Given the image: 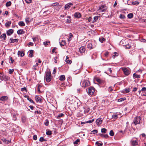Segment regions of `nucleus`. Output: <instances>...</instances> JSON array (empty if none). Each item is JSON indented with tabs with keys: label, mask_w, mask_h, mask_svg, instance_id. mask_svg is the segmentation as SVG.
<instances>
[{
	"label": "nucleus",
	"mask_w": 146,
	"mask_h": 146,
	"mask_svg": "<svg viewBox=\"0 0 146 146\" xmlns=\"http://www.w3.org/2000/svg\"><path fill=\"white\" fill-rule=\"evenodd\" d=\"M45 78L47 82H49L51 81V74L50 72L48 71L46 72Z\"/></svg>",
	"instance_id": "f257e3e1"
},
{
	"label": "nucleus",
	"mask_w": 146,
	"mask_h": 146,
	"mask_svg": "<svg viewBox=\"0 0 146 146\" xmlns=\"http://www.w3.org/2000/svg\"><path fill=\"white\" fill-rule=\"evenodd\" d=\"M141 120V118L140 116H137L134 118L132 124H133L136 125L137 124H139L140 123V121Z\"/></svg>",
	"instance_id": "f03ea898"
},
{
	"label": "nucleus",
	"mask_w": 146,
	"mask_h": 146,
	"mask_svg": "<svg viewBox=\"0 0 146 146\" xmlns=\"http://www.w3.org/2000/svg\"><path fill=\"white\" fill-rule=\"evenodd\" d=\"M124 74L126 76L129 75L131 73V71L129 69L126 67H122L121 68Z\"/></svg>",
	"instance_id": "7ed1b4c3"
},
{
	"label": "nucleus",
	"mask_w": 146,
	"mask_h": 146,
	"mask_svg": "<svg viewBox=\"0 0 146 146\" xmlns=\"http://www.w3.org/2000/svg\"><path fill=\"white\" fill-rule=\"evenodd\" d=\"M90 84V82L89 80H84L82 82L81 85L82 87H86L89 86Z\"/></svg>",
	"instance_id": "20e7f679"
},
{
	"label": "nucleus",
	"mask_w": 146,
	"mask_h": 146,
	"mask_svg": "<svg viewBox=\"0 0 146 146\" xmlns=\"http://www.w3.org/2000/svg\"><path fill=\"white\" fill-rule=\"evenodd\" d=\"M107 9V7L105 5H102L99 7L98 10V11L99 13H102L105 11Z\"/></svg>",
	"instance_id": "39448f33"
},
{
	"label": "nucleus",
	"mask_w": 146,
	"mask_h": 146,
	"mask_svg": "<svg viewBox=\"0 0 146 146\" xmlns=\"http://www.w3.org/2000/svg\"><path fill=\"white\" fill-rule=\"evenodd\" d=\"M95 92V88L93 87H90L88 88V93L90 95H92Z\"/></svg>",
	"instance_id": "423d86ee"
},
{
	"label": "nucleus",
	"mask_w": 146,
	"mask_h": 146,
	"mask_svg": "<svg viewBox=\"0 0 146 146\" xmlns=\"http://www.w3.org/2000/svg\"><path fill=\"white\" fill-rule=\"evenodd\" d=\"M87 43L88 48L90 49L94 48L96 46L95 44H93L92 43L90 42H88Z\"/></svg>",
	"instance_id": "0eeeda50"
},
{
	"label": "nucleus",
	"mask_w": 146,
	"mask_h": 146,
	"mask_svg": "<svg viewBox=\"0 0 146 146\" xmlns=\"http://www.w3.org/2000/svg\"><path fill=\"white\" fill-rule=\"evenodd\" d=\"M89 110V108L87 106H85L83 107V110L82 111H83L84 113H88Z\"/></svg>",
	"instance_id": "6e6552de"
},
{
	"label": "nucleus",
	"mask_w": 146,
	"mask_h": 146,
	"mask_svg": "<svg viewBox=\"0 0 146 146\" xmlns=\"http://www.w3.org/2000/svg\"><path fill=\"white\" fill-rule=\"evenodd\" d=\"M8 99V97L7 96H2L0 98V100L2 102H5L7 101Z\"/></svg>",
	"instance_id": "1a4fd4ad"
},
{
	"label": "nucleus",
	"mask_w": 146,
	"mask_h": 146,
	"mask_svg": "<svg viewBox=\"0 0 146 146\" xmlns=\"http://www.w3.org/2000/svg\"><path fill=\"white\" fill-rule=\"evenodd\" d=\"M35 99L36 102H41L42 100L41 98V97L38 96H36L35 97Z\"/></svg>",
	"instance_id": "9d476101"
},
{
	"label": "nucleus",
	"mask_w": 146,
	"mask_h": 146,
	"mask_svg": "<svg viewBox=\"0 0 146 146\" xmlns=\"http://www.w3.org/2000/svg\"><path fill=\"white\" fill-rule=\"evenodd\" d=\"M73 5V3H68L66 4L64 6V8L65 10H67L69 9L71 5Z\"/></svg>",
	"instance_id": "9b49d317"
},
{
	"label": "nucleus",
	"mask_w": 146,
	"mask_h": 146,
	"mask_svg": "<svg viewBox=\"0 0 146 146\" xmlns=\"http://www.w3.org/2000/svg\"><path fill=\"white\" fill-rule=\"evenodd\" d=\"M102 122V120L101 118H98L96 120V123L98 125L101 124Z\"/></svg>",
	"instance_id": "f8f14e48"
},
{
	"label": "nucleus",
	"mask_w": 146,
	"mask_h": 146,
	"mask_svg": "<svg viewBox=\"0 0 146 146\" xmlns=\"http://www.w3.org/2000/svg\"><path fill=\"white\" fill-rule=\"evenodd\" d=\"M66 85L65 84L62 83L60 85V89L61 90H63L64 89Z\"/></svg>",
	"instance_id": "ddd939ff"
},
{
	"label": "nucleus",
	"mask_w": 146,
	"mask_h": 146,
	"mask_svg": "<svg viewBox=\"0 0 146 146\" xmlns=\"http://www.w3.org/2000/svg\"><path fill=\"white\" fill-rule=\"evenodd\" d=\"M13 33V30L12 29H9L7 32V34L8 36L11 35Z\"/></svg>",
	"instance_id": "4468645a"
},
{
	"label": "nucleus",
	"mask_w": 146,
	"mask_h": 146,
	"mask_svg": "<svg viewBox=\"0 0 146 146\" xmlns=\"http://www.w3.org/2000/svg\"><path fill=\"white\" fill-rule=\"evenodd\" d=\"M99 135L101 137L106 139L108 138L109 137L108 135L107 134H102L100 133L99 134Z\"/></svg>",
	"instance_id": "2eb2a0df"
},
{
	"label": "nucleus",
	"mask_w": 146,
	"mask_h": 146,
	"mask_svg": "<svg viewBox=\"0 0 146 146\" xmlns=\"http://www.w3.org/2000/svg\"><path fill=\"white\" fill-rule=\"evenodd\" d=\"M74 16L76 18H78L81 16V15L80 13L76 12L74 14Z\"/></svg>",
	"instance_id": "dca6fc26"
},
{
	"label": "nucleus",
	"mask_w": 146,
	"mask_h": 146,
	"mask_svg": "<svg viewBox=\"0 0 146 146\" xmlns=\"http://www.w3.org/2000/svg\"><path fill=\"white\" fill-rule=\"evenodd\" d=\"M79 50L81 53H82L85 52V48L84 46H81Z\"/></svg>",
	"instance_id": "f3484780"
},
{
	"label": "nucleus",
	"mask_w": 146,
	"mask_h": 146,
	"mask_svg": "<svg viewBox=\"0 0 146 146\" xmlns=\"http://www.w3.org/2000/svg\"><path fill=\"white\" fill-rule=\"evenodd\" d=\"M0 37V38L2 39V40H5L6 36L5 34L4 33L1 35Z\"/></svg>",
	"instance_id": "a211bd4d"
},
{
	"label": "nucleus",
	"mask_w": 146,
	"mask_h": 146,
	"mask_svg": "<svg viewBox=\"0 0 146 146\" xmlns=\"http://www.w3.org/2000/svg\"><path fill=\"white\" fill-rule=\"evenodd\" d=\"M59 78L60 81H64L65 79V76L64 75H61L59 76Z\"/></svg>",
	"instance_id": "6ab92c4d"
},
{
	"label": "nucleus",
	"mask_w": 146,
	"mask_h": 146,
	"mask_svg": "<svg viewBox=\"0 0 146 146\" xmlns=\"http://www.w3.org/2000/svg\"><path fill=\"white\" fill-rule=\"evenodd\" d=\"M10 40L11 41L10 42L11 43H13L15 42H18L19 39H13L12 38H11L10 39Z\"/></svg>",
	"instance_id": "aec40b11"
},
{
	"label": "nucleus",
	"mask_w": 146,
	"mask_h": 146,
	"mask_svg": "<svg viewBox=\"0 0 146 146\" xmlns=\"http://www.w3.org/2000/svg\"><path fill=\"white\" fill-rule=\"evenodd\" d=\"M11 23V21H7L5 23V25L6 27H8L10 26Z\"/></svg>",
	"instance_id": "412c9836"
},
{
	"label": "nucleus",
	"mask_w": 146,
	"mask_h": 146,
	"mask_svg": "<svg viewBox=\"0 0 146 146\" xmlns=\"http://www.w3.org/2000/svg\"><path fill=\"white\" fill-rule=\"evenodd\" d=\"M1 140L3 141L4 143L6 144H7L10 142L9 141L6 140L5 139H1Z\"/></svg>",
	"instance_id": "4be33fe9"
},
{
	"label": "nucleus",
	"mask_w": 146,
	"mask_h": 146,
	"mask_svg": "<svg viewBox=\"0 0 146 146\" xmlns=\"http://www.w3.org/2000/svg\"><path fill=\"white\" fill-rule=\"evenodd\" d=\"M24 32L22 29H20L18 30L17 33L19 35H21L24 33Z\"/></svg>",
	"instance_id": "5701e85b"
},
{
	"label": "nucleus",
	"mask_w": 146,
	"mask_h": 146,
	"mask_svg": "<svg viewBox=\"0 0 146 146\" xmlns=\"http://www.w3.org/2000/svg\"><path fill=\"white\" fill-rule=\"evenodd\" d=\"M33 50H30L28 52V53L29 54V56L30 57H32L33 56Z\"/></svg>",
	"instance_id": "b1692460"
},
{
	"label": "nucleus",
	"mask_w": 146,
	"mask_h": 146,
	"mask_svg": "<svg viewBox=\"0 0 146 146\" xmlns=\"http://www.w3.org/2000/svg\"><path fill=\"white\" fill-rule=\"evenodd\" d=\"M130 89L129 88L125 89L123 90L122 92L123 93H127L129 92H130Z\"/></svg>",
	"instance_id": "393cba45"
},
{
	"label": "nucleus",
	"mask_w": 146,
	"mask_h": 146,
	"mask_svg": "<svg viewBox=\"0 0 146 146\" xmlns=\"http://www.w3.org/2000/svg\"><path fill=\"white\" fill-rule=\"evenodd\" d=\"M105 39L102 37H100L99 38V40L101 43H103L105 41Z\"/></svg>",
	"instance_id": "a878e982"
},
{
	"label": "nucleus",
	"mask_w": 146,
	"mask_h": 146,
	"mask_svg": "<svg viewBox=\"0 0 146 146\" xmlns=\"http://www.w3.org/2000/svg\"><path fill=\"white\" fill-rule=\"evenodd\" d=\"M133 77L134 78H140V75H137L135 73H134L133 75Z\"/></svg>",
	"instance_id": "bb28decb"
},
{
	"label": "nucleus",
	"mask_w": 146,
	"mask_h": 146,
	"mask_svg": "<svg viewBox=\"0 0 146 146\" xmlns=\"http://www.w3.org/2000/svg\"><path fill=\"white\" fill-rule=\"evenodd\" d=\"M123 45L125 46V48L127 49L130 48L131 46V45L129 43L126 44H124Z\"/></svg>",
	"instance_id": "cd10ccee"
},
{
	"label": "nucleus",
	"mask_w": 146,
	"mask_h": 146,
	"mask_svg": "<svg viewBox=\"0 0 146 146\" xmlns=\"http://www.w3.org/2000/svg\"><path fill=\"white\" fill-rule=\"evenodd\" d=\"M119 55L118 53L117 52H115L113 53L112 55V58H114L116 56H117Z\"/></svg>",
	"instance_id": "c85d7f7f"
},
{
	"label": "nucleus",
	"mask_w": 146,
	"mask_h": 146,
	"mask_svg": "<svg viewBox=\"0 0 146 146\" xmlns=\"http://www.w3.org/2000/svg\"><path fill=\"white\" fill-rule=\"evenodd\" d=\"M60 45L61 46H64L65 45L66 42L65 40H62L60 42Z\"/></svg>",
	"instance_id": "c756f323"
},
{
	"label": "nucleus",
	"mask_w": 146,
	"mask_h": 146,
	"mask_svg": "<svg viewBox=\"0 0 146 146\" xmlns=\"http://www.w3.org/2000/svg\"><path fill=\"white\" fill-rule=\"evenodd\" d=\"M132 144L133 146H134L137 145L138 144V143L136 140H133L132 141Z\"/></svg>",
	"instance_id": "7c9ffc66"
},
{
	"label": "nucleus",
	"mask_w": 146,
	"mask_h": 146,
	"mask_svg": "<svg viewBox=\"0 0 146 146\" xmlns=\"http://www.w3.org/2000/svg\"><path fill=\"white\" fill-rule=\"evenodd\" d=\"M18 55L19 56H21L23 57L24 55V54L23 52L18 51Z\"/></svg>",
	"instance_id": "2f4dec72"
},
{
	"label": "nucleus",
	"mask_w": 146,
	"mask_h": 146,
	"mask_svg": "<svg viewBox=\"0 0 146 146\" xmlns=\"http://www.w3.org/2000/svg\"><path fill=\"white\" fill-rule=\"evenodd\" d=\"M26 120V118L25 116H23L21 118V121L23 123H24Z\"/></svg>",
	"instance_id": "473e14b6"
},
{
	"label": "nucleus",
	"mask_w": 146,
	"mask_h": 146,
	"mask_svg": "<svg viewBox=\"0 0 146 146\" xmlns=\"http://www.w3.org/2000/svg\"><path fill=\"white\" fill-rule=\"evenodd\" d=\"M127 17L129 19H131L133 17V14L132 13H129L128 14Z\"/></svg>",
	"instance_id": "72a5a7b5"
},
{
	"label": "nucleus",
	"mask_w": 146,
	"mask_h": 146,
	"mask_svg": "<svg viewBox=\"0 0 146 146\" xmlns=\"http://www.w3.org/2000/svg\"><path fill=\"white\" fill-rule=\"evenodd\" d=\"M19 25L21 26H24L25 25V24L23 21H20L19 22Z\"/></svg>",
	"instance_id": "f704fd0d"
},
{
	"label": "nucleus",
	"mask_w": 146,
	"mask_h": 146,
	"mask_svg": "<svg viewBox=\"0 0 146 146\" xmlns=\"http://www.w3.org/2000/svg\"><path fill=\"white\" fill-rule=\"evenodd\" d=\"M126 100V98H121L120 99H119L118 100V102H121L125 100Z\"/></svg>",
	"instance_id": "c9c22d12"
},
{
	"label": "nucleus",
	"mask_w": 146,
	"mask_h": 146,
	"mask_svg": "<svg viewBox=\"0 0 146 146\" xmlns=\"http://www.w3.org/2000/svg\"><path fill=\"white\" fill-rule=\"evenodd\" d=\"M107 131V129L105 128L101 129V131L102 133H106Z\"/></svg>",
	"instance_id": "e433bc0d"
},
{
	"label": "nucleus",
	"mask_w": 146,
	"mask_h": 146,
	"mask_svg": "<svg viewBox=\"0 0 146 146\" xmlns=\"http://www.w3.org/2000/svg\"><path fill=\"white\" fill-rule=\"evenodd\" d=\"M64 115V114L62 113H61L59 114L57 117V119H60L61 117H63Z\"/></svg>",
	"instance_id": "4c0bfd02"
},
{
	"label": "nucleus",
	"mask_w": 146,
	"mask_h": 146,
	"mask_svg": "<svg viewBox=\"0 0 146 146\" xmlns=\"http://www.w3.org/2000/svg\"><path fill=\"white\" fill-rule=\"evenodd\" d=\"M11 4V2L10 1L7 2L6 3V6L8 7L10 6Z\"/></svg>",
	"instance_id": "58836bf2"
},
{
	"label": "nucleus",
	"mask_w": 146,
	"mask_h": 146,
	"mask_svg": "<svg viewBox=\"0 0 146 146\" xmlns=\"http://www.w3.org/2000/svg\"><path fill=\"white\" fill-rule=\"evenodd\" d=\"M42 87V86L40 84H39L38 85V88H37V90H38V91L39 93H41V91H40V89Z\"/></svg>",
	"instance_id": "ea45409f"
},
{
	"label": "nucleus",
	"mask_w": 146,
	"mask_h": 146,
	"mask_svg": "<svg viewBox=\"0 0 146 146\" xmlns=\"http://www.w3.org/2000/svg\"><path fill=\"white\" fill-rule=\"evenodd\" d=\"M139 2L137 1H135L132 2L133 5H138L139 4Z\"/></svg>",
	"instance_id": "a19ab883"
},
{
	"label": "nucleus",
	"mask_w": 146,
	"mask_h": 146,
	"mask_svg": "<svg viewBox=\"0 0 146 146\" xmlns=\"http://www.w3.org/2000/svg\"><path fill=\"white\" fill-rule=\"evenodd\" d=\"M98 17L97 16H95L94 18V19L93 21H92V23L95 22L96 21L98 20Z\"/></svg>",
	"instance_id": "79ce46f5"
},
{
	"label": "nucleus",
	"mask_w": 146,
	"mask_h": 146,
	"mask_svg": "<svg viewBox=\"0 0 146 146\" xmlns=\"http://www.w3.org/2000/svg\"><path fill=\"white\" fill-rule=\"evenodd\" d=\"M110 135L111 136H113L114 135V133L112 130L110 131L109 133Z\"/></svg>",
	"instance_id": "37998d69"
},
{
	"label": "nucleus",
	"mask_w": 146,
	"mask_h": 146,
	"mask_svg": "<svg viewBox=\"0 0 146 146\" xmlns=\"http://www.w3.org/2000/svg\"><path fill=\"white\" fill-rule=\"evenodd\" d=\"M50 43V42L49 41H46L43 42V44L45 46H47L48 43Z\"/></svg>",
	"instance_id": "c03bdc74"
},
{
	"label": "nucleus",
	"mask_w": 146,
	"mask_h": 146,
	"mask_svg": "<svg viewBox=\"0 0 146 146\" xmlns=\"http://www.w3.org/2000/svg\"><path fill=\"white\" fill-rule=\"evenodd\" d=\"M92 133L94 134L97 133H98V130L96 129L94 130L91 131L90 134H92Z\"/></svg>",
	"instance_id": "a18cd8bd"
},
{
	"label": "nucleus",
	"mask_w": 146,
	"mask_h": 146,
	"mask_svg": "<svg viewBox=\"0 0 146 146\" xmlns=\"http://www.w3.org/2000/svg\"><path fill=\"white\" fill-rule=\"evenodd\" d=\"M80 140L79 139H77L75 141H74L73 143L74 144H78V143L80 142Z\"/></svg>",
	"instance_id": "49530a36"
},
{
	"label": "nucleus",
	"mask_w": 146,
	"mask_h": 146,
	"mask_svg": "<svg viewBox=\"0 0 146 146\" xmlns=\"http://www.w3.org/2000/svg\"><path fill=\"white\" fill-rule=\"evenodd\" d=\"M46 141L43 137H40L39 139V141L41 142Z\"/></svg>",
	"instance_id": "de8ad7c7"
},
{
	"label": "nucleus",
	"mask_w": 146,
	"mask_h": 146,
	"mask_svg": "<svg viewBox=\"0 0 146 146\" xmlns=\"http://www.w3.org/2000/svg\"><path fill=\"white\" fill-rule=\"evenodd\" d=\"M44 123L46 126L48 125L49 124V121L48 120V119H46Z\"/></svg>",
	"instance_id": "09e8293b"
},
{
	"label": "nucleus",
	"mask_w": 146,
	"mask_h": 146,
	"mask_svg": "<svg viewBox=\"0 0 146 146\" xmlns=\"http://www.w3.org/2000/svg\"><path fill=\"white\" fill-rule=\"evenodd\" d=\"M59 3H55L52 4L51 5L52 6H58Z\"/></svg>",
	"instance_id": "8fccbe9b"
},
{
	"label": "nucleus",
	"mask_w": 146,
	"mask_h": 146,
	"mask_svg": "<svg viewBox=\"0 0 146 146\" xmlns=\"http://www.w3.org/2000/svg\"><path fill=\"white\" fill-rule=\"evenodd\" d=\"M94 121V119H93L89 120L88 121H87L86 122V123H92L93 121Z\"/></svg>",
	"instance_id": "3c124183"
},
{
	"label": "nucleus",
	"mask_w": 146,
	"mask_h": 146,
	"mask_svg": "<svg viewBox=\"0 0 146 146\" xmlns=\"http://www.w3.org/2000/svg\"><path fill=\"white\" fill-rule=\"evenodd\" d=\"M27 99L31 103H34V102L32 100L31 98H30L29 97L28 98H27Z\"/></svg>",
	"instance_id": "603ef678"
},
{
	"label": "nucleus",
	"mask_w": 146,
	"mask_h": 146,
	"mask_svg": "<svg viewBox=\"0 0 146 146\" xmlns=\"http://www.w3.org/2000/svg\"><path fill=\"white\" fill-rule=\"evenodd\" d=\"M119 18L120 19H123L125 18V17L124 15L121 14L120 15Z\"/></svg>",
	"instance_id": "864d4df0"
},
{
	"label": "nucleus",
	"mask_w": 146,
	"mask_h": 146,
	"mask_svg": "<svg viewBox=\"0 0 146 146\" xmlns=\"http://www.w3.org/2000/svg\"><path fill=\"white\" fill-rule=\"evenodd\" d=\"M96 144L97 145V146H102V143L96 142Z\"/></svg>",
	"instance_id": "5fc2aeb1"
},
{
	"label": "nucleus",
	"mask_w": 146,
	"mask_h": 146,
	"mask_svg": "<svg viewBox=\"0 0 146 146\" xmlns=\"http://www.w3.org/2000/svg\"><path fill=\"white\" fill-rule=\"evenodd\" d=\"M118 117V116L117 115H113L112 116V117L114 119H116Z\"/></svg>",
	"instance_id": "6e6d98bb"
},
{
	"label": "nucleus",
	"mask_w": 146,
	"mask_h": 146,
	"mask_svg": "<svg viewBox=\"0 0 146 146\" xmlns=\"http://www.w3.org/2000/svg\"><path fill=\"white\" fill-rule=\"evenodd\" d=\"M127 40H124L123 39L120 42V43H123H123L124 42H126ZM129 41H130V40H129Z\"/></svg>",
	"instance_id": "4d7b16f0"
},
{
	"label": "nucleus",
	"mask_w": 146,
	"mask_h": 146,
	"mask_svg": "<svg viewBox=\"0 0 146 146\" xmlns=\"http://www.w3.org/2000/svg\"><path fill=\"white\" fill-rule=\"evenodd\" d=\"M14 70V69H9V73L10 74H12Z\"/></svg>",
	"instance_id": "13d9d810"
},
{
	"label": "nucleus",
	"mask_w": 146,
	"mask_h": 146,
	"mask_svg": "<svg viewBox=\"0 0 146 146\" xmlns=\"http://www.w3.org/2000/svg\"><path fill=\"white\" fill-rule=\"evenodd\" d=\"M51 132L50 131H49L46 132V134L48 135H50L51 134Z\"/></svg>",
	"instance_id": "bf43d9fd"
},
{
	"label": "nucleus",
	"mask_w": 146,
	"mask_h": 146,
	"mask_svg": "<svg viewBox=\"0 0 146 146\" xmlns=\"http://www.w3.org/2000/svg\"><path fill=\"white\" fill-rule=\"evenodd\" d=\"M92 18L91 17H89L88 19V21L89 22H92L93 20H92Z\"/></svg>",
	"instance_id": "052dcab7"
},
{
	"label": "nucleus",
	"mask_w": 146,
	"mask_h": 146,
	"mask_svg": "<svg viewBox=\"0 0 146 146\" xmlns=\"http://www.w3.org/2000/svg\"><path fill=\"white\" fill-rule=\"evenodd\" d=\"M67 63H68L69 64H70L72 63V61L70 60H67L66 61Z\"/></svg>",
	"instance_id": "680f3d73"
},
{
	"label": "nucleus",
	"mask_w": 146,
	"mask_h": 146,
	"mask_svg": "<svg viewBox=\"0 0 146 146\" xmlns=\"http://www.w3.org/2000/svg\"><path fill=\"white\" fill-rule=\"evenodd\" d=\"M21 65H22V66H24L26 64V63L25 61H22V63H21Z\"/></svg>",
	"instance_id": "e2e57ef3"
},
{
	"label": "nucleus",
	"mask_w": 146,
	"mask_h": 146,
	"mask_svg": "<svg viewBox=\"0 0 146 146\" xmlns=\"http://www.w3.org/2000/svg\"><path fill=\"white\" fill-rule=\"evenodd\" d=\"M26 2L27 3H31L32 0H25Z\"/></svg>",
	"instance_id": "0e129e2a"
},
{
	"label": "nucleus",
	"mask_w": 146,
	"mask_h": 146,
	"mask_svg": "<svg viewBox=\"0 0 146 146\" xmlns=\"http://www.w3.org/2000/svg\"><path fill=\"white\" fill-rule=\"evenodd\" d=\"M27 90L26 88L25 87H24L23 88H22L21 89V91H26Z\"/></svg>",
	"instance_id": "69168bd1"
},
{
	"label": "nucleus",
	"mask_w": 146,
	"mask_h": 146,
	"mask_svg": "<svg viewBox=\"0 0 146 146\" xmlns=\"http://www.w3.org/2000/svg\"><path fill=\"white\" fill-rule=\"evenodd\" d=\"M142 91H146V88L145 87H143L141 89Z\"/></svg>",
	"instance_id": "338daca9"
},
{
	"label": "nucleus",
	"mask_w": 146,
	"mask_h": 146,
	"mask_svg": "<svg viewBox=\"0 0 146 146\" xmlns=\"http://www.w3.org/2000/svg\"><path fill=\"white\" fill-rule=\"evenodd\" d=\"M70 22L71 21L69 19H66V23H70Z\"/></svg>",
	"instance_id": "774afa93"
}]
</instances>
